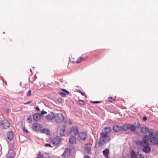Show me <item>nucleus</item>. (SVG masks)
I'll list each match as a JSON object with an SVG mask.
<instances>
[{
    "label": "nucleus",
    "mask_w": 158,
    "mask_h": 158,
    "mask_svg": "<svg viewBox=\"0 0 158 158\" xmlns=\"http://www.w3.org/2000/svg\"><path fill=\"white\" fill-rule=\"evenodd\" d=\"M10 124L6 119H3L0 121V127L3 129H7L10 127Z\"/></svg>",
    "instance_id": "f257e3e1"
},
{
    "label": "nucleus",
    "mask_w": 158,
    "mask_h": 158,
    "mask_svg": "<svg viewBox=\"0 0 158 158\" xmlns=\"http://www.w3.org/2000/svg\"><path fill=\"white\" fill-rule=\"evenodd\" d=\"M54 117L56 122L59 123H62L64 119L63 114L60 113L56 114L54 116Z\"/></svg>",
    "instance_id": "f03ea898"
},
{
    "label": "nucleus",
    "mask_w": 158,
    "mask_h": 158,
    "mask_svg": "<svg viewBox=\"0 0 158 158\" xmlns=\"http://www.w3.org/2000/svg\"><path fill=\"white\" fill-rule=\"evenodd\" d=\"M111 131V128L110 127H107L105 128L103 131L101 133L100 135L102 136L108 138L109 137L108 134L110 133Z\"/></svg>",
    "instance_id": "7ed1b4c3"
},
{
    "label": "nucleus",
    "mask_w": 158,
    "mask_h": 158,
    "mask_svg": "<svg viewBox=\"0 0 158 158\" xmlns=\"http://www.w3.org/2000/svg\"><path fill=\"white\" fill-rule=\"evenodd\" d=\"M136 126L133 124H130L129 125V129L132 131H135L137 128H139L140 127V124L139 122H137V124H135Z\"/></svg>",
    "instance_id": "20e7f679"
},
{
    "label": "nucleus",
    "mask_w": 158,
    "mask_h": 158,
    "mask_svg": "<svg viewBox=\"0 0 158 158\" xmlns=\"http://www.w3.org/2000/svg\"><path fill=\"white\" fill-rule=\"evenodd\" d=\"M54 114L53 112H50L46 115L45 116V119L46 121H51L52 120L54 117Z\"/></svg>",
    "instance_id": "39448f33"
},
{
    "label": "nucleus",
    "mask_w": 158,
    "mask_h": 158,
    "mask_svg": "<svg viewBox=\"0 0 158 158\" xmlns=\"http://www.w3.org/2000/svg\"><path fill=\"white\" fill-rule=\"evenodd\" d=\"M61 138L58 136H56L52 141L53 144L55 145H56L60 143Z\"/></svg>",
    "instance_id": "423d86ee"
},
{
    "label": "nucleus",
    "mask_w": 158,
    "mask_h": 158,
    "mask_svg": "<svg viewBox=\"0 0 158 158\" xmlns=\"http://www.w3.org/2000/svg\"><path fill=\"white\" fill-rule=\"evenodd\" d=\"M151 130H149V128L147 127L143 126L140 127V131L142 133L146 134L148 132L149 133L150 131Z\"/></svg>",
    "instance_id": "0eeeda50"
},
{
    "label": "nucleus",
    "mask_w": 158,
    "mask_h": 158,
    "mask_svg": "<svg viewBox=\"0 0 158 158\" xmlns=\"http://www.w3.org/2000/svg\"><path fill=\"white\" fill-rule=\"evenodd\" d=\"M8 139L10 141H12L14 138V134L13 131H10L7 134Z\"/></svg>",
    "instance_id": "6e6552de"
},
{
    "label": "nucleus",
    "mask_w": 158,
    "mask_h": 158,
    "mask_svg": "<svg viewBox=\"0 0 158 158\" xmlns=\"http://www.w3.org/2000/svg\"><path fill=\"white\" fill-rule=\"evenodd\" d=\"M107 138V137H104L101 136V137L100 138L99 140L98 141V145L99 146H101L104 144L106 142V138Z\"/></svg>",
    "instance_id": "1a4fd4ad"
},
{
    "label": "nucleus",
    "mask_w": 158,
    "mask_h": 158,
    "mask_svg": "<svg viewBox=\"0 0 158 158\" xmlns=\"http://www.w3.org/2000/svg\"><path fill=\"white\" fill-rule=\"evenodd\" d=\"M143 139L140 142V144L142 147L143 148L147 146L148 145H150V144L148 140H147V138H144L143 137Z\"/></svg>",
    "instance_id": "9d476101"
},
{
    "label": "nucleus",
    "mask_w": 158,
    "mask_h": 158,
    "mask_svg": "<svg viewBox=\"0 0 158 158\" xmlns=\"http://www.w3.org/2000/svg\"><path fill=\"white\" fill-rule=\"evenodd\" d=\"M70 131L72 132H73L75 135H77L79 133L78 128L76 126L73 127L71 128Z\"/></svg>",
    "instance_id": "9b49d317"
},
{
    "label": "nucleus",
    "mask_w": 158,
    "mask_h": 158,
    "mask_svg": "<svg viewBox=\"0 0 158 158\" xmlns=\"http://www.w3.org/2000/svg\"><path fill=\"white\" fill-rule=\"evenodd\" d=\"M151 148L150 147L149 145L146 146L143 148V151L146 153H148L151 151Z\"/></svg>",
    "instance_id": "f8f14e48"
},
{
    "label": "nucleus",
    "mask_w": 158,
    "mask_h": 158,
    "mask_svg": "<svg viewBox=\"0 0 158 158\" xmlns=\"http://www.w3.org/2000/svg\"><path fill=\"white\" fill-rule=\"evenodd\" d=\"M70 154V151L69 149L66 148L62 154V156L64 158L67 157Z\"/></svg>",
    "instance_id": "ddd939ff"
},
{
    "label": "nucleus",
    "mask_w": 158,
    "mask_h": 158,
    "mask_svg": "<svg viewBox=\"0 0 158 158\" xmlns=\"http://www.w3.org/2000/svg\"><path fill=\"white\" fill-rule=\"evenodd\" d=\"M79 137L82 140H85L87 138V135L84 132H81L79 134Z\"/></svg>",
    "instance_id": "4468645a"
},
{
    "label": "nucleus",
    "mask_w": 158,
    "mask_h": 158,
    "mask_svg": "<svg viewBox=\"0 0 158 158\" xmlns=\"http://www.w3.org/2000/svg\"><path fill=\"white\" fill-rule=\"evenodd\" d=\"M88 58V57L86 56L85 59L82 58L81 57H79L77 60H73L72 62L73 63H76L77 64L81 62L82 60H85Z\"/></svg>",
    "instance_id": "2eb2a0df"
},
{
    "label": "nucleus",
    "mask_w": 158,
    "mask_h": 158,
    "mask_svg": "<svg viewBox=\"0 0 158 158\" xmlns=\"http://www.w3.org/2000/svg\"><path fill=\"white\" fill-rule=\"evenodd\" d=\"M109 152V150L108 148H106L102 152L103 155L106 158H109L108 154Z\"/></svg>",
    "instance_id": "dca6fc26"
},
{
    "label": "nucleus",
    "mask_w": 158,
    "mask_h": 158,
    "mask_svg": "<svg viewBox=\"0 0 158 158\" xmlns=\"http://www.w3.org/2000/svg\"><path fill=\"white\" fill-rule=\"evenodd\" d=\"M33 128L35 131H39L40 129V126L37 123H35L33 125Z\"/></svg>",
    "instance_id": "f3484780"
},
{
    "label": "nucleus",
    "mask_w": 158,
    "mask_h": 158,
    "mask_svg": "<svg viewBox=\"0 0 158 158\" xmlns=\"http://www.w3.org/2000/svg\"><path fill=\"white\" fill-rule=\"evenodd\" d=\"M69 143L71 144H73L76 143V139L74 136H71L69 139Z\"/></svg>",
    "instance_id": "a211bd4d"
},
{
    "label": "nucleus",
    "mask_w": 158,
    "mask_h": 158,
    "mask_svg": "<svg viewBox=\"0 0 158 158\" xmlns=\"http://www.w3.org/2000/svg\"><path fill=\"white\" fill-rule=\"evenodd\" d=\"M121 130L127 131L129 129V125L127 124H125L122 126H121Z\"/></svg>",
    "instance_id": "6ab92c4d"
},
{
    "label": "nucleus",
    "mask_w": 158,
    "mask_h": 158,
    "mask_svg": "<svg viewBox=\"0 0 158 158\" xmlns=\"http://www.w3.org/2000/svg\"><path fill=\"white\" fill-rule=\"evenodd\" d=\"M41 116L40 115V114H33V119L36 121H38L40 119V117Z\"/></svg>",
    "instance_id": "aec40b11"
},
{
    "label": "nucleus",
    "mask_w": 158,
    "mask_h": 158,
    "mask_svg": "<svg viewBox=\"0 0 158 158\" xmlns=\"http://www.w3.org/2000/svg\"><path fill=\"white\" fill-rule=\"evenodd\" d=\"M65 127L64 125H62L61 128L60 130V134L62 136L64 135V132L65 131Z\"/></svg>",
    "instance_id": "412c9836"
},
{
    "label": "nucleus",
    "mask_w": 158,
    "mask_h": 158,
    "mask_svg": "<svg viewBox=\"0 0 158 158\" xmlns=\"http://www.w3.org/2000/svg\"><path fill=\"white\" fill-rule=\"evenodd\" d=\"M113 130L115 132H118L121 130V126H114L113 128Z\"/></svg>",
    "instance_id": "4be33fe9"
},
{
    "label": "nucleus",
    "mask_w": 158,
    "mask_h": 158,
    "mask_svg": "<svg viewBox=\"0 0 158 158\" xmlns=\"http://www.w3.org/2000/svg\"><path fill=\"white\" fill-rule=\"evenodd\" d=\"M40 132L41 133H45L47 135H48L50 133L49 131L46 129H43L41 130Z\"/></svg>",
    "instance_id": "5701e85b"
},
{
    "label": "nucleus",
    "mask_w": 158,
    "mask_h": 158,
    "mask_svg": "<svg viewBox=\"0 0 158 158\" xmlns=\"http://www.w3.org/2000/svg\"><path fill=\"white\" fill-rule=\"evenodd\" d=\"M130 154L131 158H136L137 157V155L134 151H131Z\"/></svg>",
    "instance_id": "b1692460"
},
{
    "label": "nucleus",
    "mask_w": 158,
    "mask_h": 158,
    "mask_svg": "<svg viewBox=\"0 0 158 158\" xmlns=\"http://www.w3.org/2000/svg\"><path fill=\"white\" fill-rule=\"evenodd\" d=\"M85 150L88 152L89 153L90 152V148L89 147L86 146L85 147Z\"/></svg>",
    "instance_id": "393cba45"
},
{
    "label": "nucleus",
    "mask_w": 158,
    "mask_h": 158,
    "mask_svg": "<svg viewBox=\"0 0 158 158\" xmlns=\"http://www.w3.org/2000/svg\"><path fill=\"white\" fill-rule=\"evenodd\" d=\"M47 113V112L46 111H44V110H42L41 111V114H40V116H42L44 114H45Z\"/></svg>",
    "instance_id": "a878e982"
},
{
    "label": "nucleus",
    "mask_w": 158,
    "mask_h": 158,
    "mask_svg": "<svg viewBox=\"0 0 158 158\" xmlns=\"http://www.w3.org/2000/svg\"><path fill=\"white\" fill-rule=\"evenodd\" d=\"M31 90H29L27 92V96L29 97L31 95Z\"/></svg>",
    "instance_id": "bb28decb"
},
{
    "label": "nucleus",
    "mask_w": 158,
    "mask_h": 158,
    "mask_svg": "<svg viewBox=\"0 0 158 158\" xmlns=\"http://www.w3.org/2000/svg\"><path fill=\"white\" fill-rule=\"evenodd\" d=\"M79 101L80 102V103L81 105H84L85 104L84 101L82 100H79Z\"/></svg>",
    "instance_id": "cd10ccee"
},
{
    "label": "nucleus",
    "mask_w": 158,
    "mask_h": 158,
    "mask_svg": "<svg viewBox=\"0 0 158 158\" xmlns=\"http://www.w3.org/2000/svg\"><path fill=\"white\" fill-rule=\"evenodd\" d=\"M77 92H79V93H80L83 96L84 95H85V93L82 92L79 89H77Z\"/></svg>",
    "instance_id": "c85d7f7f"
},
{
    "label": "nucleus",
    "mask_w": 158,
    "mask_h": 158,
    "mask_svg": "<svg viewBox=\"0 0 158 158\" xmlns=\"http://www.w3.org/2000/svg\"><path fill=\"white\" fill-rule=\"evenodd\" d=\"M90 102H91L92 103H100L101 102V101H90Z\"/></svg>",
    "instance_id": "c756f323"
},
{
    "label": "nucleus",
    "mask_w": 158,
    "mask_h": 158,
    "mask_svg": "<svg viewBox=\"0 0 158 158\" xmlns=\"http://www.w3.org/2000/svg\"><path fill=\"white\" fill-rule=\"evenodd\" d=\"M27 120L29 121V123H30L32 121L31 117V116H29L27 118Z\"/></svg>",
    "instance_id": "7c9ffc66"
},
{
    "label": "nucleus",
    "mask_w": 158,
    "mask_h": 158,
    "mask_svg": "<svg viewBox=\"0 0 158 158\" xmlns=\"http://www.w3.org/2000/svg\"><path fill=\"white\" fill-rule=\"evenodd\" d=\"M108 101L110 102H112L113 101H115V99H113L111 97H109L108 98Z\"/></svg>",
    "instance_id": "2f4dec72"
},
{
    "label": "nucleus",
    "mask_w": 158,
    "mask_h": 158,
    "mask_svg": "<svg viewBox=\"0 0 158 158\" xmlns=\"http://www.w3.org/2000/svg\"><path fill=\"white\" fill-rule=\"evenodd\" d=\"M139 158H145L143 155L141 154H140L138 155Z\"/></svg>",
    "instance_id": "473e14b6"
},
{
    "label": "nucleus",
    "mask_w": 158,
    "mask_h": 158,
    "mask_svg": "<svg viewBox=\"0 0 158 158\" xmlns=\"http://www.w3.org/2000/svg\"><path fill=\"white\" fill-rule=\"evenodd\" d=\"M61 90H62L63 91L66 92L67 94H69V92L67 90H66L64 89H61Z\"/></svg>",
    "instance_id": "72a5a7b5"
},
{
    "label": "nucleus",
    "mask_w": 158,
    "mask_h": 158,
    "mask_svg": "<svg viewBox=\"0 0 158 158\" xmlns=\"http://www.w3.org/2000/svg\"><path fill=\"white\" fill-rule=\"evenodd\" d=\"M59 94L64 97H65L66 95L65 93L63 92H60L59 93Z\"/></svg>",
    "instance_id": "f704fd0d"
},
{
    "label": "nucleus",
    "mask_w": 158,
    "mask_h": 158,
    "mask_svg": "<svg viewBox=\"0 0 158 158\" xmlns=\"http://www.w3.org/2000/svg\"><path fill=\"white\" fill-rule=\"evenodd\" d=\"M57 101L58 102H59V103H61L62 102V100L61 98H58V99H57Z\"/></svg>",
    "instance_id": "c9c22d12"
},
{
    "label": "nucleus",
    "mask_w": 158,
    "mask_h": 158,
    "mask_svg": "<svg viewBox=\"0 0 158 158\" xmlns=\"http://www.w3.org/2000/svg\"><path fill=\"white\" fill-rule=\"evenodd\" d=\"M45 147H51L52 146L51 145V144H48V143H46L45 144Z\"/></svg>",
    "instance_id": "e433bc0d"
},
{
    "label": "nucleus",
    "mask_w": 158,
    "mask_h": 158,
    "mask_svg": "<svg viewBox=\"0 0 158 158\" xmlns=\"http://www.w3.org/2000/svg\"><path fill=\"white\" fill-rule=\"evenodd\" d=\"M23 130L26 133H27L28 132V131L27 129H26L24 128H23Z\"/></svg>",
    "instance_id": "4c0bfd02"
},
{
    "label": "nucleus",
    "mask_w": 158,
    "mask_h": 158,
    "mask_svg": "<svg viewBox=\"0 0 158 158\" xmlns=\"http://www.w3.org/2000/svg\"><path fill=\"white\" fill-rule=\"evenodd\" d=\"M147 118L146 116H144L143 118V120L144 121H146L147 120Z\"/></svg>",
    "instance_id": "58836bf2"
},
{
    "label": "nucleus",
    "mask_w": 158,
    "mask_h": 158,
    "mask_svg": "<svg viewBox=\"0 0 158 158\" xmlns=\"http://www.w3.org/2000/svg\"><path fill=\"white\" fill-rule=\"evenodd\" d=\"M32 102V101H30L28 102H26V103H24V105H27V104H28L29 103H30V102Z\"/></svg>",
    "instance_id": "ea45409f"
},
{
    "label": "nucleus",
    "mask_w": 158,
    "mask_h": 158,
    "mask_svg": "<svg viewBox=\"0 0 158 158\" xmlns=\"http://www.w3.org/2000/svg\"><path fill=\"white\" fill-rule=\"evenodd\" d=\"M35 109H36V110H37L38 111L40 110V109L38 107H36Z\"/></svg>",
    "instance_id": "a19ab883"
},
{
    "label": "nucleus",
    "mask_w": 158,
    "mask_h": 158,
    "mask_svg": "<svg viewBox=\"0 0 158 158\" xmlns=\"http://www.w3.org/2000/svg\"><path fill=\"white\" fill-rule=\"evenodd\" d=\"M84 158H90L89 156H86L84 157Z\"/></svg>",
    "instance_id": "79ce46f5"
},
{
    "label": "nucleus",
    "mask_w": 158,
    "mask_h": 158,
    "mask_svg": "<svg viewBox=\"0 0 158 158\" xmlns=\"http://www.w3.org/2000/svg\"><path fill=\"white\" fill-rule=\"evenodd\" d=\"M7 158H12V157L11 156H10L8 157Z\"/></svg>",
    "instance_id": "37998d69"
}]
</instances>
